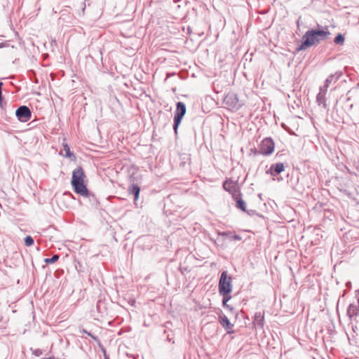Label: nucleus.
I'll use <instances>...</instances> for the list:
<instances>
[{
	"instance_id": "obj_1",
	"label": "nucleus",
	"mask_w": 359,
	"mask_h": 359,
	"mask_svg": "<svg viewBox=\"0 0 359 359\" xmlns=\"http://www.w3.org/2000/svg\"><path fill=\"white\" fill-rule=\"evenodd\" d=\"M330 34L327 27H323V29H309L303 36V41L297 48V50H305L311 46L319 43L328 39Z\"/></svg>"
},
{
	"instance_id": "obj_2",
	"label": "nucleus",
	"mask_w": 359,
	"mask_h": 359,
	"mask_svg": "<svg viewBox=\"0 0 359 359\" xmlns=\"http://www.w3.org/2000/svg\"><path fill=\"white\" fill-rule=\"evenodd\" d=\"M86 175L81 167L76 168L72 172V185L76 193L87 196L88 195V190L84 184V179Z\"/></svg>"
},
{
	"instance_id": "obj_3",
	"label": "nucleus",
	"mask_w": 359,
	"mask_h": 359,
	"mask_svg": "<svg viewBox=\"0 0 359 359\" xmlns=\"http://www.w3.org/2000/svg\"><path fill=\"white\" fill-rule=\"evenodd\" d=\"M231 291L232 278L228 276L226 271H224L219 280V292L220 294H229Z\"/></svg>"
},
{
	"instance_id": "obj_4",
	"label": "nucleus",
	"mask_w": 359,
	"mask_h": 359,
	"mask_svg": "<svg viewBox=\"0 0 359 359\" xmlns=\"http://www.w3.org/2000/svg\"><path fill=\"white\" fill-rule=\"evenodd\" d=\"M224 103L231 110H238L243 105V102L239 100L238 95L231 92L225 96Z\"/></svg>"
},
{
	"instance_id": "obj_5",
	"label": "nucleus",
	"mask_w": 359,
	"mask_h": 359,
	"mask_svg": "<svg viewBox=\"0 0 359 359\" xmlns=\"http://www.w3.org/2000/svg\"><path fill=\"white\" fill-rule=\"evenodd\" d=\"M176 112L174 117V125H173V129L175 131V133H177V129L178 127L182 121V118L184 117V114H186V106L185 104L182 102H178L176 104Z\"/></svg>"
},
{
	"instance_id": "obj_6",
	"label": "nucleus",
	"mask_w": 359,
	"mask_h": 359,
	"mask_svg": "<svg viewBox=\"0 0 359 359\" xmlns=\"http://www.w3.org/2000/svg\"><path fill=\"white\" fill-rule=\"evenodd\" d=\"M260 153L264 155H270L274 151V142L270 137L264 138L259 146Z\"/></svg>"
},
{
	"instance_id": "obj_7",
	"label": "nucleus",
	"mask_w": 359,
	"mask_h": 359,
	"mask_svg": "<svg viewBox=\"0 0 359 359\" xmlns=\"http://www.w3.org/2000/svg\"><path fill=\"white\" fill-rule=\"evenodd\" d=\"M15 115L20 121L27 122L30 119L32 112L27 106L22 105L16 109Z\"/></svg>"
},
{
	"instance_id": "obj_8",
	"label": "nucleus",
	"mask_w": 359,
	"mask_h": 359,
	"mask_svg": "<svg viewBox=\"0 0 359 359\" xmlns=\"http://www.w3.org/2000/svg\"><path fill=\"white\" fill-rule=\"evenodd\" d=\"M223 188L226 191L229 192L233 197L238 195L241 193L236 182L231 179L226 180L223 183Z\"/></svg>"
},
{
	"instance_id": "obj_9",
	"label": "nucleus",
	"mask_w": 359,
	"mask_h": 359,
	"mask_svg": "<svg viewBox=\"0 0 359 359\" xmlns=\"http://www.w3.org/2000/svg\"><path fill=\"white\" fill-rule=\"evenodd\" d=\"M254 326L262 329L264 325V312H256L253 320Z\"/></svg>"
},
{
	"instance_id": "obj_10",
	"label": "nucleus",
	"mask_w": 359,
	"mask_h": 359,
	"mask_svg": "<svg viewBox=\"0 0 359 359\" xmlns=\"http://www.w3.org/2000/svg\"><path fill=\"white\" fill-rule=\"evenodd\" d=\"M347 316L350 319H353L359 316L358 306L355 304H350L347 309Z\"/></svg>"
},
{
	"instance_id": "obj_11",
	"label": "nucleus",
	"mask_w": 359,
	"mask_h": 359,
	"mask_svg": "<svg viewBox=\"0 0 359 359\" xmlns=\"http://www.w3.org/2000/svg\"><path fill=\"white\" fill-rule=\"evenodd\" d=\"M219 322L222 327L227 330V333L232 332V331H229V330L232 328L233 325L230 323L229 320L225 315H221L219 316Z\"/></svg>"
},
{
	"instance_id": "obj_12",
	"label": "nucleus",
	"mask_w": 359,
	"mask_h": 359,
	"mask_svg": "<svg viewBox=\"0 0 359 359\" xmlns=\"http://www.w3.org/2000/svg\"><path fill=\"white\" fill-rule=\"evenodd\" d=\"M284 168L285 167L283 163L272 164L270 168L271 175L274 177L277 176L284 170Z\"/></svg>"
},
{
	"instance_id": "obj_13",
	"label": "nucleus",
	"mask_w": 359,
	"mask_h": 359,
	"mask_svg": "<svg viewBox=\"0 0 359 359\" xmlns=\"http://www.w3.org/2000/svg\"><path fill=\"white\" fill-rule=\"evenodd\" d=\"M236 202V208L241 210L243 212H246V204L245 202L241 198V194L233 197Z\"/></svg>"
},
{
	"instance_id": "obj_14",
	"label": "nucleus",
	"mask_w": 359,
	"mask_h": 359,
	"mask_svg": "<svg viewBox=\"0 0 359 359\" xmlns=\"http://www.w3.org/2000/svg\"><path fill=\"white\" fill-rule=\"evenodd\" d=\"M325 93L319 92L316 96V101L319 106H322L324 109L327 108Z\"/></svg>"
},
{
	"instance_id": "obj_15",
	"label": "nucleus",
	"mask_w": 359,
	"mask_h": 359,
	"mask_svg": "<svg viewBox=\"0 0 359 359\" xmlns=\"http://www.w3.org/2000/svg\"><path fill=\"white\" fill-rule=\"evenodd\" d=\"M341 76V72H335L334 74H330L325 80V82H326L329 86L334 83H335L339 78Z\"/></svg>"
},
{
	"instance_id": "obj_16",
	"label": "nucleus",
	"mask_w": 359,
	"mask_h": 359,
	"mask_svg": "<svg viewBox=\"0 0 359 359\" xmlns=\"http://www.w3.org/2000/svg\"><path fill=\"white\" fill-rule=\"evenodd\" d=\"M128 191L130 194L135 197V201L137 200L140 191V188L137 184H133L128 189Z\"/></svg>"
},
{
	"instance_id": "obj_17",
	"label": "nucleus",
	"mask_w": 359,
	"mask_h": 359,
	"mask_svg": "<svg viewBox=\"0 0 359 359\" xmlns=\"http://www.w3.org/2000/svg\"><path fill=\"white\" fill-rule=\"evenodd\" d=\"M62 146H63V149L65 151L66 157L70 158L72 156H74V154L72 152H71L70 148L67 143H63Z\"/></svg>"
},
{
	"instance_id": "obj_18",
	"label": "nucleus",
	"mask_w": 359,
	"mask_h": 359,
	"mask_svg": "<svg viewBox=\"0 0 359 359\" xmlns=\"http://www.w3.org/2000/svg\"><path fill=\"white\" fill-rule=\"evenodd\" d=\"M334 42L338 45H343L344 43V36L341 34H338L334 38Z\"/></svg>"
},
{
	"instance_id": "obj_19",
	"label": "nucleus",
	"mask_w": 359,
	"mask_h": 359,
	"mask_svg": "<svg viewBox=\"0 0 359 359\" xmlns=\"http://www.w3.org/2000/svg\"><path fill=\"white\" fill-rule=\"evenodd\" d=\"M59 255H54L52 257L50 258H46L45 259L44 262L46 263V264H53L55 262H56L58 259H59Z\"/></svg>"
},
{
	"instance_id": "obj_20",
	"label": "nucleus",
	"mask_w": 359,
	"mask_h": 359,
	"mask_svg": "<svg viewBox=\"0 0 359 359\" xmlns=\"http://www.w3.org/2000/svg\"><path fill=\"white\" fill-rule=\"evenodd\" d=\"M34 239L31 236H27L25 238V243L26 246L29 247V246L32 245L34 244Z\"/></svg>"
},
{
	"instance_id": "obj_21",
	"label": "nucleus",
	"mask_w": 359,
	"mask_h": 359,
	"mask_svg": "<svg viewBox=\"0 0 359 359\" xmlns=\"http://www.w3.org/2000/svg\"><path fill=\"white\" fill-rule=\"evenodd\" d=\"M223 295V300H222V305L223 306H225V302H228L231 297L229 294H222Z\"/></svg>"
},
{
	"instance_id": "obj_22",
	"label": "nucleus",
	"mask_w": 359,
	"mask_h": 359,
	"mask_svg": "<svg viewBox=\"0 0 359 359\" xmlns=\"http://www.w3.org/2000/svg\"><path fill=\"white\" fill-rule=\"evenodd\" d=\"M329 86H330L326 82H325L324 85L320 88L319 92H324L326 93Z\"/></svg>"
},
{
	"instance_id": "obj_23",
	"label": "nucleus",
	"mask_w": 359,
	"mask_h": 359,
	"mask_svg": "<svg viewBox=\"0 0 359 359\" xmlns=\"http://www.w3.org/2000/svg\"><path fill=\"white\" fill-rule=\"evenodd\" d=\"M32 351V353L36 355V356H40L41 355H42V351L39 348H36V349H34V350H32L31 349Z\"/></svg>"
},
{
	"instance_id": "obj_24",
	"label": "nucleus",
	"mask_w": 359,
	"mask_h": 359,
	"mask_svg": "<svg viewBox=\"0 0 359 359\" xmlns=\"http://www.w3.org/2000/svg\"><path fill=\"white\" fill-rule=\"evenodd\" d=\"M219 234L220 236H227L230 235V233H229V232H222V233H219Z\"/></svg>"
},
{
	"instance_id": "obj_25",
	"label": "nucleus",
	"mask_w": 359,
	"mask_h": 359,
	"mask_svg": "<svg viewBox=\"0 0 359 359\" xmlns=\"http://www.w3.org/2000/svg\"><path fill=\"white\" fill-rule=\"evenodd\" d=\"M233 238L234 240H236V241H240V240L241 239V236H238V235H234V236H233Z\"/></svg>"
},
{
	"instance_id": "obj_26",
	"label": "nucleus",
	"mask_w": 359,
	"mask_h": 359,
	"mask_svg": "<svg viewBox=\"0 0 359 359\" xmlns=\"http://www.w3.org/2000/svg\"><path fill=\"white\" fill-rule=\"evenodd\" d=\"M88 334L89 336H90V337H91L93 339H95V341H98V338H97V337H94V336H93V335H92L90 332H89V333H88Z\"/></svg>"
},
{
	"instance_id": "obj_27",
	"label": "nucleus",
	"mask_w": 359,
	"mask_h": 359,
	"mask_svg": "<svg viewBox=\"0 0 359 359\" xmlns=\"http://www.w3.org/2000/svg\"><path fill=\"white\" fill-rule=\"evenodd\" d=\"M3 97H2V92L0 93V104H1Z\"/></svg>"
},
{
	"instance_id": "obj_28",
	"label": "nucleus",
	"mask_w": 359,
	"mask_h": 359,
	"mask_svg": "<svg viewBox=\"0 0 359 359\" xmlns=\"http://www.w3.org/2000/svg\"><path fill=\"white\" fill-rule=\"evenodd\" d=\"M6 45L4 43H0V48L4 47Z\"/></svg>"
},
{
	"instance_id": "obj_29",
	"label": "nucleus",
	"mask_w": 359,
	"mask_h": 359,
	"mask_svg": "<svg viewBox=\"0 0 359 359\" xmlns=\"http://www.w3.org/2000/svg\"><path fill=\"white\" fill-rule=\"evenodd\" d=\"M2 86H3V83H0V93H1V92H2V91H1Z\"/></svg>"
},
{
	"instance_id": "obj_30",
	"label": "nucleus",
	"mask_w": 359,
	"mask_h": 359,
	"mask_svg": "<svg viewBox=\"0 0 359 359\" xmlns=\"http://www.w3.org/2000/svg\"><path fill=\"white\" fill-rule=\"evenodd\" d=\"M224 307H227V308L229 307V306L227 304V302H225V306Z\"/></svg>"
},
{
	"instance_id": "obj_31",
	"label": "nucleus",
	"mask_w": 359,
	"mask_h": 359,
	"mask_svg": "<svg viewBox=\"0 0 359 359\" xmlns=\"http://www.w3.org/2000/svg\"><path fill=\"white\" fill-rule=\"evenodd\" d=\"M358 292V294H359V289L356 291Z\"/></svg>"
},
{
	"instance_id": "obj_32",
	"label": "nucleus",
	"mask_w": 359,
	"mask_h": 359,
	"mask_svg": "<svg viewBox=\"0 0 359 359\" xmlns=\"http://www.w3.org/2000/svg\"><path fill=\"white\" fill-rule=\"evenodd\" d=\"M105 359H109V358H108V357H107V356H105Z\"/></svg>"
}]
</instances>
